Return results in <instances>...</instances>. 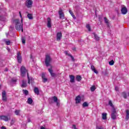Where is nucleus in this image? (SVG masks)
<instances>
[{"label": "nucleus", "instance_id": "f257e3e1", "mask_svg": "<svg viewBox=\"0 0 129 129\" xmlns=\"http://www.w3.org/2000/svg\"><path fill=\"white\" fill-rule=\"evenodd\" d=\"M21 75L22 76V77H24V76L27 75V78H28V84H31V83H33V81H34V79L31 78L30 79V77H29V74H28L27 70H26V68L25 67L22 66L21 68Z\"/></svg>", "mask_w": 129, "mask_h": 129}, {"label": "nucleus", "instance_id": "f03ea898", "mask_svg": "<svg viewBox=\"0 0 129 129\" xmlns=\"http://www.w3.org/2000/svg\"><path fill=\"white\" fill-rule=\"evenodd\" d=\"M14 23L15 24L16 29L17 31H21V30L22 32H24L23 29V19H21V22H20L19 19H15L14 21Z\"/></svg>", "mask_w": 129, "mask_h": 129}, {"label": "nucleus", "instance_id": "7ed1b4c3", "mask_svg": "<svg viewBox=\"0 0 129 129\" xmlns=\"http://www.w3.org/2000/svg\"><path fill=\"white\" fill-rule=\"evenodd\" d=\"M45 65L47 67L50 66L51 64V62H52V58H51V56L49 55V54H47L45 56Z\"/></svg>", "mask_w": 129, "mask_h": 129}, {"label": "nucleus", "instance_id": "20e7f679", "mask_svg": "<svg viewBox=\"0 0 129 129\" xmlns=\"http://www.w3.org/2000/svg\"><path fill=\"white\" fill-rule=\"evenodd\" d=\"M25 6L28 9L32 8L33 6V1L32 0H26L25 3Z\"/></svg>", "mask_w": 129, "mask_h": 129}, {"label": "nucleus", "instance_id": "39448f33", "mask_svg": "<svg viewBox=\"0 0 129 129\" xmlns=\"http://www.w3.org/2000/svg\"><path fill=\"white\" fill-rule=\"evenodd\" d=\"M0 119H2V120H4L5 121H9L11 118L10 117L6 115H1L0 116Z\"/></svg>", "mask_w": 129, "mask_h": 129}, {"label": "nucleus", "instance_id": "423d86ee", "mask_svg": "<svg viewBox=\"0 0 129 129\" xmlns=\"http://www.w3.org/2000/svg\"><path fill=\"white\" fill-rule=\"evenodd\" d=\"M116 111L115 109L113 108L112 111V113L111 114L112 119H115L116 118Z\"/></svg>", "mask_w": 129, "mask_h": 129}, {"label": "nucleus", "instance_id": "0eeeda50", "mask_svg": "<svg viewBox=\"0 0 129 129\" xmlns=\"http://www.w3.org/2000/svg\"><path fill=\"white\" fill-rule=\"evenodd\" d=\"M58 14L59 15V18L61 19V20H64L65 19V15H64V13L63 12V10L62 9H60Z\"/></svg>", "mask_w": 129, "mask_h": 129}, {"label": "nucleus", "instance_id": "6e6552de", "mask_svg": "<svg viewBox=\"0 0 129 129\" xmlns=\"http://www.w3.org/2000/svg\"><path fill=\"white\" fill-rule=\"evenodd\" d=\"M61 38H62V33L57 32L56 33V41L60 42L61 41Z\"/></svg>", "mask_w": 129, "mask_h": 129}, {"label": "nucleus", "instance_id": "1a4fd4ad", "mask_svg": "<svg viewBox=\"0 0 129 129\" xmlns=\"http://www.w3.org/2000/svg\"><path fill=\"white\" fill-rule=\"evenodd\" d=\"M2 100L3 101H7V93L5 91L2 92Z\"/></svg>", "mask_w": 129, "mask_h": 129}, {"label": "nucleus", "instance_id": "9d476101", "mask_svg": "<svg viewBox=\"0 0 129 129\" xmlns=\"http://www.w3.org/2000/svg\"><path fill=\"white\" fill-rule=\"evenodd\" d=\"M75 101L76 104H79V103L81 102V97H80L79 95L77 96L75 99Z\"/></svg>", "mask_w": 129, "mask_h": 129}, {"label": "nucleus", "instance_id": "9b49d317", "mask_svg": "<svg viewBox=\"0 0 129 129\" xmlns=\"http://www.w3.org/2000/svg\"><path fill=\"white\" fill-rule=\"evenodd\" d=\"M17 60L19 63H22V56H21V53H20V52L17 53Z\"/></svg>", "mask_w": 129, "mask_h": 129}, {"label": "nucleus", "instance_id": "f8f14e48", "mask_svg": "<svg viewBox=\"0 0 129 129\" xmlns=\"http://www.w3.org/2000/svg\"><path fill=\"white\" fill-rule=\"evenodd\" d=\"M51 18H47V26L48 28H51L52 27V23L51 22Z\"/></svg>", "mask_w": 129, "mask_h": 129}, {"label": "nucleus", "instance_id": "ddd939ff", "mask_svg": "<svg viewBox=\"0 0 129 129\" xmlns=\"http://www.w3.org/2000/svg\"><path fill=\"white\" fill-rule=\"evenodd\" d=\"M121 12L122 15H125L127 13V9L125 7H123L121 9Z\"/></svg>", "mask_w": 129, "mask_h": 129}, {"label": "nucleus", "instance_id": "4468645a", "mask_svg": "<svg viewBox=\"0 0 129 129\" xmlns=\"http://www.w3.org/2000/svg\"><path fill=\"white\" fill-rule=\"evenodd\" d=\"M48 71L52 77H55L56 76V74L53 73V70H52V68L48 69Z\"/></svg>", "mask_w": 129, "mask_h": 129}, {"label": "nucleus", "instance_id": "2eb2a0df", "mask_svg": "<svg viewBox=\"0 0 129 129\" xmlns=\"http://www.w3.org/2000/svg\"><path fill=\"white\" fill-rule=\"evenodd\" d=\"M53 100L54 101V102H56V104L57 106H59L60 105V104L58 102V98L56 96H53L52 97Z\"/></svg>", "mask_w": 129, "mask_h": 129}, {"label": "nucleus", "instance_id": "dca6fc26", "mask_svg": "<svg viewBox=\"0 0 129 129\" xmlns=\"http://www.w3.org/2000/svg\"><path fill=\"white\" fill-rule=\"evenodd\" d=\"M70 82L73 83L75 82V77L73 75H70Z\"/></svg>", "mask_w": 129, "mask_h": 129}, {"label": "nucleus", "instance_id": "f3484780", "mask_svg": "<svg viewBox=\"0 0 129 129\" xmlns=\"http://www.w3.org/2000/svg\"><path fill=\"white\" fill-rule=\"evenodd\" d=\"M34 91L35 94H37V95H39L40 92L39 91V89L37 87L34 88Z\"/></svg>", "mask_w": 129, "mask_h": 129}, {"label": "nucleus", "instance_id": "a211bd4d", "mask_svg": "<svg viewBox=\"0 0 129 129\" xmlns=\"http://www.w3.org/2000/svg\"><path fill=\"white\" fill-rule=\"evenodd\" d=\"M42 82H44V83H46V82L48 81V79L46 78V77H45V75L44 74L42 75Z\"/></svg>", "mask_w": 129, "mask_h": 129}, {"label": "nucleus", "instance_id": "6ab92c4d", "mask_svg": "<svg viewBox=\"0 0 129 129\" xmlns=\"http://www.w3.org/2000/svg\"><path fill=\"white\" fill-rule=\"evenodd\" d=\"M91 70H92V71H93L94 72V73H96V74H98V72H97V71H96V70L95 69V67H94V66H91Z\"/></svg>", "mask_w": 129, "mask_h": 129}, {"label": "nucleus", "instance_id": "aec40b11", "mask_svg": "<svg viewBox=\"0 0 129 129\" xmlns=\"http://www.w3.org/2000/svg\"><path fill=\"white\" fill-rule=\"evenodd\" d=\"M22 87H26L27 86V82L26 81H22Z\"/></svg>", "mask_w": 129, "mask_h": 129}, {"label": "nucleus", "instance_id": "412c9836", "mask_svg": "<svg viewBox=\"0 0 129 129\" xmlns=\"http://www.w3.org/2000/svg\"><path fill=\"white\" fill-rule=\"evenodd\" d=\"M27 102L29 104H32V103H33V99L31 98H29L27 100Z\"/></svg>", "mask_w": 129, "mask_h": 129}, {"label": "nucleus", "instance_id": "4be33fe9", "mask_svg": "<svg viewBox=\"0 0 129 129\" xmlns=\"http://www.w3.org/2000/svg\"><path fill=\"white\" fill-rule=\"evenodd\" d=\"M88 105H89V104L87 102H84L82 104L83 107H87Z\"/></svg>", "mask_w": 129, "mask_h": 129}, {"label": "nucleus", "instance_id": "5701e85b", "mask_svg": "<svg viewBox=\"0 0 129 129\" xmlns=\"http://www.w3.org/2000/svg\"><path fill=\"white\" fill-rule=\"evenodd\" d=\"M64 53H65V54H66V55H68L69 56H70V57H71V58H72V61H74V60H75V59H74V57H73L71 55V54H68V51H65Z\"/></svg>", "mask_w": 129, "mask_h": 129}, {"label": "nucleus", "instance_id": "b1692460", "mask_svg": "<svg viewBox=\"0 0 129 129\" xmlns=\"http://www.w3.org/2000/svg\"><path fill=\"white\" fill-rule=\"evenodd\" d=\"M86 28L88 30L89 32H91V27H90V25L87 24Z\"/></svg>", "mask_w": 129, "mask_h": 129}, {"label": "nucleus", "instance_id": "393cba45", "mask_svg": "<svg viewBox=\"0 0 129 129\" xmlns=\"http://www.w3.org/2000/svg\"><path fill=\"white\" fill-rule=\"evenodd\" d=\"M69 13L71 15V16L73 17V19H76V17H75V15H74V14H73V12H72V11L70 10Z\"/></svg>", "mask_w": 129, "mask_h": 129}, {"label": "nucleus", "instance_id": "a878e982", "mask_svg": "<svg viewBox=\"0 0 129 129\" xmlns=\"http://www.w3.org/2000/svg\"><path fill=\"white\" fill-rule=\"evenodd\" d=\"M27 17L29 20H33V15L31 14H28Z\"/></svg>", "mask_w": 129, "mask_h": 129}, {"label": "nucleus", "instance_id": "bb28decb", "mask_svg": "<svg viewBox=\"0 0 129 129\" xmlns=\"http://www.w3.org/2000/svg\"><path fill=\"white\" fill-rule=\"evenodd\" d=\"M93 35L95 37V40H96L97 41H99V37H98V36L95 34V33H93Z\"/></svg>", "mask_w": 129, "mask_h": 129}, {"label": "nucleus", "instance_id": "cd10ccee", "mask_svg": "<svg viewBox=\"0 0 129 129\" xmlns=\"http://www.w3.org/2000/svg\"><path fill=\"white\" fill-rule=\"evenodd\" d=\"M91 91H92V92H93V91H94L96 89V87H95V86H92L91 88Z\"/></svg>", "mask_w": 129, "mask_h": 129}, {"label": "nucleus", "instance_id": "c85d7f7f", "mask_svg": "<svg viewBox=\"0 0 129 129\" xmlns=\"http://www.w3.org/2000/svg\"><path fill=\"white\" fill-rule=\"evenodd\" d=\"M102 115L103 119H104V120L106 119V115H107L106 113H103L102 114Z\"/></svg>", "mask_w": 129, "mask_h": 129}, {"label": "nucleus", "instance_id": "c756f323", "mask_svg": "<svg viewBox=\"0 0 129 129\" xmlns=\"http://www.w3.org/2000/svg\"><path fill=\"white\" fill-rule=\"evenodd\" d=\"M20 112H21V110H16L15 111V113L16 115H19Z\"/></svg>", "mask_w": 129, "mask_h": 129}, {"label": "nucleus", "instance_id": "7c9ffc66", "mask_svg": "<svg viewBox=\"0 0 129 129\" xmlns=\"http://www.w3.org/2000/svg\"><path fill=\"white\" fill-rule=\"evenodd\" d=\"M82 79V78H81V76H77L76 79H77V81H79V82L81 81Z\"/></svg>", "mask_w": 129, "mask_h": 129}, {"label": "nucleus", "instance_id": "2f4dec72", "mask_svg": "<svg viewBox=\"0 0 129 129\" xmlns=\"http://www.w3.org/2000/svg\"><path fill=\"white\" fill-rule=\"evenodd\" d=\"M5 42L6 43V44L8 45H10L11 44V41L10 40H5Z\"/></svg>", "mask_w": 129, "mask_h": 129}, {"label": "nucleus", "instance_id": "473e14b6", "mask_svg": "<svg viewBox=\"0 0 129 129\" xmlns=\"http://www.w3.org/2000/svg\"><path fill=\"white\" fill-rule=\"evenodd\" d=\"M15 121H16V120L14 119H12L10 122L11 126L13 125V124L15 123Z\"/></svg>", "mask_w": 129, "mask_h": 129}, {"label": "nucleus", "instance_id": "72a5a7b5", "mask_svg": "<svg viewBox=\"0 0 129 129\" xmlns=\"http://www.w3.org/2000/svg\"><path fill=\"white\" fill-rule=\"evenodd\" d=\"M109 65H111V66H112L114 64V61L113 60H111L109 62Z\"/></svg>", "mask_w": 129, "mask_h": 129}, {"label": "nucleus", "instance_id": "f704fd0d", "mask_svg": "<svg viewBox=\"0 0 129 129\" xmlns=\"http://www.w3.org/2000/svg\"><path fill=\"white\" fill-rule=\"evenodd\" d=\"M23 93L24 94H25V95H28V90H23Z\"/></svg>", "mask_w": 129, "mask_h": 129}, {"label": "nucleus", "instance_id": "c9c22d12", "mask_svg": "<svg viewBox=\"0 0 129 129\" xmlns=\"http://www.w3.org/2000/svg\"><path fill=\"white\" fill-rule=\"evenodd\" d=\"M96 129H103V127H102V126L100 125H97L96 127Z\"/></svg>", "mask_w": 129, "mask_h": 129}, {"label": "nucleus", "instance_id": "e433bc0d", "mask_svg": "<svg viewBox=\"0 0 129 129\" xmlns=\"http://www.w3.org/2000/svg\"><path fill=\"white\" fill-rule=\"evenodd\" d=\"M109 105L110 106H111L112 107L113 106V105L112 104V102L111 100L109 101Z\"/></svg>", "mask_w": 129, "mask_h": 129}, {"label": "nucleus", "instance_id": "4c0bfd02", "mask_svg": "<svg viewBox=\"0 0 129 129\" xmlns=\"http://www.w3.org/2000/svg\"><path fill=\"white\" fill-rule=\"evenodd\" d=\"M104 20L105 21V23H106V24H107V25H108V20L106 19V18L104 17Z\"/></svg>", "mask_w": 129, "mask_h": 129}, {"label": "nucleus", "instance_id": "58836bf2", "mask_svg": "<svg viewBox=\"0 0 129 129\" xmlns=\"http://www.w3.org/2000/svg\"><path fill=\"white\" fill-rule=\"evenodd\" d=\"M12 82H13V83L17 82V79H16V78L12 79Z\"/></svg>", "mask_w": 129, "mask_h": 129}, {"label": "nucleus", "instance_id": "ea45409f", "mask_svg": "<svg viewBox=\"0 0 129 129\" xmlns=\"http://www.w3.org/2000/svg\"><path fill=\"white\" fill-rule=\"evenodd\" d=\"M122 96L124 97V98H126V94L125 93V92L122 93Z\"/></svg>", "mask_w": 129, "mask_h": 129}, {"label": "nucleus", "instance_id": "a19ab883", "mask_svg": "<svg viewBox=\"0 0 129 129\" xmlns=\"http://www.w3.org/2000/svg\"><path fill=\"white\" fill-rule=\"evenodd\" d=\"M22 43L25 44L26 43V40H25L24 38L22 39Z\"/></svg>", "mask_w": 129, "mask_h": 129}, {"label": "nucleus", "instance_id": "79ce46f5", "mask_svg": "<svg viewBox=\"0 0 129 129\" xmlns=\"http://www.w3.org/2000/svg\"><path fill=\"white\" fill-rule=\"evenodd\" d=\"M126 115H129V111H128V110H126Z\"/></svg>", "mask_w": 129, "mask_h": 129}, {"label": "nucleus", "instance_id": "37998d69", "mask_svg": "<svg viewBox=\"0 0 129 129\" xmlns=\"http://www.w3.org/2000/svg\"><path fill=\"white\" fill-rule=\"evenodd\" d=\"M72 128L73 129H77V128H76V126L75 125H73Z\"/></svg>", "mask_w": 129, "mask_h": 129}, {"label": "nucleus", "instance_id": "c03bdc74", "mask_svg": "<svg viewBox=\"0 0 129 129\" xmlns=\"http://www.w3.org/2000/svg\"><path fill=\"white\" fill-rule=\"evenodd\" d=\"M115 90H116V91H118V87H115Z\"/></svg>", "mask_w": 129, "mask_h": 129}, {"label": "nucleus", "instance_id": "a18cd8bd", "mask_svg": "<svg viewBox=\"0 0 129 129\" xmlns=\"http://www.w3.org/2000/svg\"><path fill=\"white\" fill-rule=\"evenodd\" d=\"M129 118V115H126V119H128Z\"/></svg>", "mask_w": 129, "mask_h": 129}, {"label": "nucleus", "instance_id": "49530a36", "mask_svg": "<svg viewBox=\"0 0 129 129\" xmlns=\"http://www.w3.org/2000/svg\"><path fill=\"white\" fill-rule=\"evenodd\" d=\"M1 129H7V128L5 126H2Z\"/></svg>", "mask_w": 129, "mask_h": 129}, {"label": "nucleus", "instance_id": "de8ad7c7", "mask_svg": "<svg viewBox=\"0 0 129 129\" xmlns=\"http://www.w3.org/2000/svg\"><path fill=\"white\" fill-rule=\"evenodd\" d=\"M9 35H10V33H6V36H7V37H8V36H9Z\"/></svg>", "mask_w": 129, "mask_h": 129}, {"label": "nucleus", "instance_id": "09e8293b", "mask_svg": "<svg viewBox=\"0 0 129 129\" xmlns=\"http://www.w3.org/2000/svg\"><path fill=\"white\" fill-rule=\"evenodd\" d=\"M19 14H20V17L22 18V14H21V12H19Z\"/></svg>", "mask_w": 129, "mask_h": 129}, {"label": "nucleus", "instance_id": "8fccbe9b", "mask_svg": "<svg viewBox=\"0 0 129 129\" xmlns=\"http://www.w3.org/2000/svg\"><path fill=\"white\" fill-rule=\"evenodd\" d=\"M9 71V70L8 69H5V71Z\"/></svg>", "mask_w": 129, "mask_h": 129}, {"label": "nucleus", "instance_id": "3c124183", "mask_svg": "<svg viewBox=\"0 0 129 129\" xmlns=\"http://www.w3.org/2000/svg\"><path fill=\"white\" fill-rule=\"evenodd\" d=\"M8 51H10V48L7 49Z\"/></svg>", "mask_w": 129, "mask_h": 129}, {"label": "nucleus", "instance_id": "603ef678", "mask_svg": "<svg viewBox=\"0 0 129 129\" xmlns=\"http://www.w3.org/2000/svg\"><path fill=\"white\" fill-rule=\"evenodd\" d=\"M128 96H129V93H128Z\"/></svg>", "mask_w": 129, "mask_h": 129}, {"label": "nucleus", "instance_id": "864d4df0", "mask_svg": "<svg viewBox=\"0 0 129 129\" xmlns=\"http://www.w3.org/2000/svg\"><path fill=\"white\" fill-rule=\"evenodd\" d=\"M42 1H45V0H42Z\"/></svg>", "mask_w": 129, "mask_h": 129}, {"label": "nucleus", "instance_id": "5fc2aeb1", "mask_svg": "<svg viewBox=\"0 0 129 129\" xmlns=\"http://www.w3.org/2000/svg\"><path fill=\"white\" fill-rule=\"evenodd\" d=\"M0 88H1V86H0Z\"/></svg>", "mask_w": 129, "mask_h": 129}]
</instances>
